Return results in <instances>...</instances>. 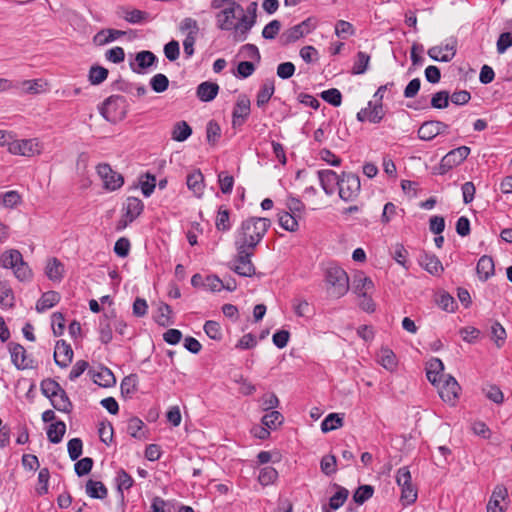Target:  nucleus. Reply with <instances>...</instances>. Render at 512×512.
I'll use <instances>...</instances> for the list:
<instances>
[{
  "label": "nucleus",
  "instance_id": "obj_17",
  "mask_svg": "<svg viewBox=\"0 0 512 512\" xmlns=\"http://www.w3.org/2000/svg\"><path fill=\"white\" fill-rule=\"evenodd\" d=\"M11 361L17 369L33 368V360L27 355L25 348L17 343L9 344Z\"/></svg>",
  "mask_w": 512,
  "mask_h": 512
},
{
  "label": "nucleus",
  "instance_id": "obj_54",
  "mask_svg": "<svg viewBox=\"0 0 512 512\" xmlns=\"http://www.w3.org/2000/svg\"><path fill=\"white\" fill-rule=\"evenodd\" d=\"M491 338L498 348L502 347L506 339V331L499 322H494L491 326Z\"/></svg>",
  "mask_w": 512,
  "mask_h": 512
},
{
  "label": "nucleus",
  "instance_id": "obj_31",
  "mask_svg": "<svg viewBox=\"0 0 512 512\" xmlns=\"http://www.w3.org/2000/svg\"><path fill=\"white\" fill-rule=\"evenodd\" d=\"M378 363L386 370L393 372L397 367V358L389 348H382L377 356Z\"/></svg>",
  "mask_w": 512,
  "mask_h": 512
},
{
  "label": "nucleus",
  "instance_id": "obj_11",
  "mask_svg": "<svg viewBox=\"0 0 512 512\" xmlns=\"http://www.w3.org/2000/svg\"><path fill=\"white\" fill-rule=\"evenodd\" d=\"M470 154V148L467 146H460L449 151L440 161L437 168V173L443 175L451 170L453 167L461 164Z\"/></svg>",
  "mask_w": 512,
  "mask_h": 512
},
{
  "label": "nucleus",
  "instance_id": "obj_33",
  "mask_svg": "<svg viewBox=\"0 0 512 512\" xmlns=\"http://www.w3.org/2000/svg\"><path fill=\"white\" fill-rule=\"evenodd\" d=\"M60 300V295L56 291H48L45 292L41 298L38 300L36 304V310L38 312H43L47 309L55 306Z\"/></svg>",
  "mask_w": 512,
  "mask_h": 512
},
{
  "label": "nucleus",
  "instance_id": "obj_35",
  "mask_svg": "<svg viewBox=\"0 0 512 512\" xmlns=\"http://www.w3.org/2000/svg\"><path fill=\"white\" fill-rule=\"evenodd\" d=\"M344 424L343 417L338 413H330L325 417L321 423V431L327 433L338 428H341Z\"/></svg>",
  "mask_w": 512,
  "mask_h": 512
},
{
  "label": "nucleus",
  "instance_id": "obj_1",
  "mask_svg": "<svg viewBox=\"0 0 512 512\" xmlns=\"http://www.w3.org/2000/svg\"><path fill=\"white\" fill-rule=\"evenodd\" d=\"M243 0H213L212 8L219 9L216 18V25L222 31L232 33L233 40L244 42L256 24L257 3L251 2L246 8H243Z\"/></svg>",
  "mask_w": 512,
  "mask_h": 512
},
{
  "label": "nucleus",
  "instance_id": "obj_8",
  "mask_svg": "<svg viewBox=\"0 0 512 512\" xmlns=\"http://www.w3.org/2000/svg\"><path fill=\"white\" fill-rule=\"evenodd\" d=\"M360 179L356 174L343 172L338 187L339 197L345 201H353L360 193Z\"/></svg>",
  "mask_w": 512,
  "mask_h": 512
},
{
  "label": "nucleus",
  "instance_id": "obj_56",
  "mask_svg": "<svg viewBox=\"0 0 512 512\" xmlns=\"http://www.w3.org/2000/svg\"><path fill=\"white\" fill-rule=\"evenodd\" d=\"M277 477H278L277 470L271 466H268V467H264L263 469H261L259 476H258V480L262 485L267 486V485L274 483V481L277 479Z\"/></svg>",
  "mask_w": 512,
  "mask_h": 512
},
{
  "label": "nucleus",
  "instance_id": "obj_42",
  "mask_svg": "<svg viewBox=\"0 0 512 512\" xmlns=\"http://www.w3.org/2000/svg\"><path fill=\"white\" fill-rule=\"evenodd\" d=\"M138 377L136 374H130L123 378L120 389L124 396H131L137 391Z\"/></svg>",
  "mask_w": 512,
  "mask_h": 512
},
{
  "label": "nucleus",
  "instance_id": "obj_40",
  "mask_svg": "<svg viewBox=\"0 0 512 512\" xmlns=\"http://www.w3.org/2000/svg\"><path fill=\"white\" fill-rule=\"evenodd\" d=\"M66 432V425L63 421H57L52 423L47 429V436L50 442L59 443L61 442Z\"/></svg>",
  "mask_w": 512,
  "mask_h": 512
},
{
  "label": "nucleus",
  "instance_id": "obj_48",
  "mask_svg": "<svg viewBox=\"0 0 512 512\" xmlns=\"http://www.w3.org/2000/svg\"><path fill=\"white\" fill-rule=\"evenodd\" d=\"M369 109V116H370V122L371 123H379L384 115H385V111L383 109V105H382V102L381 101H378L375 99V101H370L368 103V107Z\"/></svg>",
  "mask_w": 512,
  "mask_h": 512
},
{
  "label": "nucleus",
  "instance_id": "obj_41",
  "mask_svg": "<svg viewBox=\"0 0 512 512\" xmlns=\"http://www.w3.org/2000/svg\"><path fill=\"white\" fill-rule=\"evenodd\" d=\"M192 129L186 121L177 122L172 130V139L177 142H183L190 137Z\"/></svg>",
  "mask_w": 512,
  "mask_h": 512
},
{
  "label": "nucleus",
  "instance_id": "obj_45",
  "mask_svg": "<svg viewBox=\"0 0 512 512\" xmlns=\"http://www.w3.org/2000/svg\"><path fill=\"white\" fill-rule=\"evenodd\" d=\"M108 73L106 68L94 65L89 70L88 79L92 85H99L107 79Z\"/></svg>",
  "mask_w": 512,
  "mask_h": 512
},
{
  "label": "nucleus",
  "instance_id": "obj_30",
  "mask_svg": "<svg viewBox=\"0 0 512 512\" xmlns=\"http://www.w3.org/2000/svg\"><path fill=\"white\" fill-rule=\"evenodd\" d=\"M476 270L479 278L486 281L495 272L493 259L487 255L482 256L477 263Z\"/></svg>",
  "mask_w": 512,
  "mask_h": 512
},
{
  "label": "nucleus",
  "instance_id": "obj_9",
  "mask_svg": "<svg viewBox=\"0 0 512 512\" xmlns=\"http://www.w3.org/2000/svg\"><path fill=\"white\" fill-rule=\"evenodd\" d=\"M315 28V23L312 18H307L301 23L286 29L279 38L280 44L287 46L296 42L305 35L309 34Z\"/></svg>",
  "mask_w": 512,
  "mask_h": 512
},
{
  "label": "nucleus",
  "instance_id": "obj_34",
  "mask_svg": "<svg viewBox=\"0 0 512 512\" xmlns=\"http://www.w3.org/2000/svg\"><path fill=\"white\" fill-rule=\"evenodd\" d=\"M50 400H51L52 406L60 412L69 413L72 409V403L70 402L64 389H61Z\"/></svg>",
  "mask_w": 512,
  "mask_h": 512
},
{
  "label": "nucleus",
  "instance_id": "obj_6",
  "mask_svg": "<svg viewBox=\"0 0 512 512\" xmlns=\"http://www.w3.org/2000/svg\"><path fill=\"white\" fill-rule=\"evenodd\" d=\"M99 112L109 122L120 121L127 113L126 99L121 95H112L101 104Z\"/></svg>",
  "mask_w": 512,
  "mask_h": 512
},
{
  "label": "nucleus",
  "instance_id": "obj_5",
  "mask_svg": "<svg viewBox=\"0 0 512 512\" xmlns=\"http://www.w3.org/2000/svg\"><path fill=\"white\" fill-rule=\"evenodd\" d=\"M8 152L12 155L33 157L41 154L43 146L37 138L15 139L11 132V138L7 141Z\"/></svg>",
  "mask_w": 512,
  "mask_h": 512
},
{
  "label": "nucleus",
  "instance_id": "obj_57",
  "mask_svg": "<svg viewBox=\"0 0 512 512\" xmlns=\"http://www.w3.org/2000/svg\"><path fill=\"white\" fill-rule=\"evenodd\" d=\"M221 136V128L217 122L211 120L207 123L206 137L211 145H215Z\"/></svg>",
  "mask_w": 512,
  "mask_h": 512
},
{
  "label": "nucleus",
  "instance_id": "obj_14",
  "mask_svg": "<svg viewBox=\"0 0 512 512\" xmlns=\"http://www.w3.org/2000/svg\"><path fill=\"white\" fill-rule=\"evenodd\" d=\"M143 202L136 197H128L124 203V214L118 222V229H124L132 223L143 211Z\"/></svg>",
  "mask_w": 512,
  "mask_h": 512
},
{
  "label": "nucleus",
  "instance_id": "obj_37",
  "mask_svg": "<svg viewBox=\"0 0 512 512\" xmlns=\"http://www.w3.org/2000/svg\"><path fill=\"white\" fill-rule=\"evenodd\" d=\"M274 90V82L270 80L265 81L257 94V106L262 107L267 104L274 94Z\"/></svg>",
  "mask_w": 512,
  "mask_h": 512
},
{
  "label": "nucleus",
  "instance_id": "obj_28",
  "mask_svg": "<svg viewBox=\"0 0 512 512\" xmlns=\"http://www.w3.org/2000/svg\"><path fill=\"white\" fill-rule=\"evenodd\" d=\"M219 86L213 82H202L197 87V97L203 102L212 101L218 94Z\"/></svg>",
  "mask_w": 512,
  "mask_h": 512
},
{
  "label": "nucleus",
  "instance_id": "obj_62",
  "mask_svg": "<svg viewBox=\"0 0 512 512\" xmlns=\"http://www.w3.org/2000/svg\"><path fill=\"white\" fill-rule=\"evenodd\" d=\"M336 457L334 455H325L320 462L321 471L330 476L336 472Z\"/></svg>",
  "mask_w": 512,
  "mask_h": 512
},
{
  "label": "nucleus",
  "instance_id": "obj_51",
  "mask_svg": "<svg viewBox=\"0 0 512 512\" xmlns=\"http://www.w3.org/2000/svg\"><path fill=\"white\" fill-rule=\"evenodd\" d=\"M374 488L371 485H361L353 494V500L362 505L373 496Z\"/></svg>",
  "mask_w": 512,
  "mask_h": 512
},
{
  "label": "nucleus",
  "instance_id": "obj_15",
  "mask_svg": "<svg viewBox=\"0 0 512 512\" xmlns=\"http://www.w3.org/2000/svg\"><path fill=\"white\" fill-rule=\"evenodd\" d=\"M435 386L439 390L441 399L451 404L455 403L461 390L456 379L450 375L445 376L442 382H438Z\"/></svg>",
  "mask_w": 512,
  "mask_h": 512
},
{
  "label": "nucleus",
  "instance_id": "obj_22",
  "mask_svg": "<svg viewBox=\"0 0 512 512\" xmlns=\"http://www.w3.org/2000/svg\"><path fill=\"white\" fill-rule=\"evenodd\" d=\"M73 358V350L69 344H67L64 340H60L56 343L54 350V361L55 363L61 367H67Z\"/></svg>",
  "mask_w": 512,
  "mask_h": 512
},
{
  "label": "nucleus",
  "instance_id": "obj_59",
  "mask_svg": "<svg viewBox=\"0 0 512 512\" xmlns=\"http://www.w3.org/2000/svg\"><path fill=\"white\" fill-rule=\"evenodd\" d=\"M321 98L326 101L327 103L338 107L341 105L342 102V94L341 92L336 88H331L328 90H325L321 93Z\"/></svg>",
  "mask_w": 512,
  "mask_h": 512
},
{
  "label": "nucleus",
  "instance_id": "obj_3",
  "mask_svg": "<svg viewBox=\"0 0 512 512\" xmlns=\"http://www.w3.org/2000/svg\"><path fill=\"white\" fill-rule=\"evenodd\" d=\"M0 266L5 269H12L15 277L20 281H29L32 278V270L17 249L4 251L0 255Z\"/></svg>",
  "mask_w": 512,
  "mask_h": 512
},
{
  "label": "nucleus",
  "instance_id": "obj_10",
  "mask_svg": "<svg viewBox=\"0 0 512 512\" xmlns=\"http://www.w3.org/2000/svg\"><path fill=\"white\" fill-rule=\"evenodd\" d=\"M97 174L100 177L103 188L107 191L120 189L124 184L123 176L114 171L109 164L102 163L97 166Z\"/></svg>",
  "mask_w": 512,
  "mask_h": 512
},
{
  "label": "nucleus",
  "instance_id": "obj_25",
  "mask_svg": "<svg viewBox=\"0 0 512 512\" xmlns=\"http://www.w3.org/2000/svg\"><path fill=\"white\" fill-rule=\"evenodd\" d=\"M186 184L193 194L200 198L204 191V176L200 170H194L187 175Z\"/></svg>",
  "mask_w": 512,
  "mask_h": 512
},
{
  "label": "nucleus",
  "instance_id": "obj_63",
  "mask_svg": "<svg viewBox=\"0 0 512 512\" xmlns=\"http://www.w3.org/2000/svg\"><path fill=\"white\" fill-rule=\"evenodd\" d=\"M204 331L207 336L213 340H220L222 338L221 326L216 321H206L204 324Z\"/></svg>",
  "mask_w": 512,
  "mask_h": 512
},
{
  "label": "nucleus",
  "instance_id": "obj_50",
  "mask_svg": "<svg viewBox=\"0 0 512 512\" xmlns=\"http://www.w3.org/2000/svg\"><path fill=\"white\" fill-rule=\"evenodd\" d=\"M283 421V415L276 410L271 411L262 417V424L269 429H275L277 426L281 425Z\"/></svg>",
  "mask_w": 512,
  "mask_h": 512
},
{
  "label": "nucleus",
  "instance_id": "obj_58",
  "mask_svg": "<svg viewBox=\"0 0 512 512\" xmlns=\"http://www.w3.org/2000/svg\"><path fill=\"white\" fill-rule=\"evenodd\" d=\"M392 257L398 264L403 266L405 269L409 268V266L407 265L408 251L402 244L397 243L393 246Z\"/></svg>",
  "mask_w": 512,
  "mask_h": 512
},
{
  "label": "nucleus",
  "instance_id": "obj_21",
  "mask_svg": "<svg viewBox=\"0 0 512 512\" xmlns=\"http://www.w3.org/2000/svg\"><path fill=\"white\" fill-rule=\"evenodd\" d=\"M352 291L357 297L372 295L374 291V283L371 278L364 273L359 272L353 277Z\"/></svg>",
  "mask_w": 512,
  "mask_h": 512
},
{
  "label": "nucleus",
  "instance_id": "obj_32",
  "mask_svg": "<svg viewBox=\"0 0 512 512\" xmlns=\"http://www.w3.org/2000/svg\"><path fill=\"white\" fill-rule=\"evenodd\" d=\"M86 494L94 499H104L107 497L108 490L101 481L88 480L85 486Z\"/></svg>",
  "mask_w": 512,
  "mask_h": 512
},
{
  "label": "nucleus",
  "instance_id": "obj_24",
  "mask_svg": "<svg viewBox=\"0 0 512 512\" xmlns=\"http://www.w3.org/2000/svg\"><path fill=\"white\" fill-rule=\"evenodd\" d=\"M94 383L101 387H111L116 383V378L113 372L106 368L100 367L98 370L89 371Z\"/></svg>",
  "mask_w": 512,
  "mask_h": 512
},
{
  "label": "nucleus",
  "instance_id": "obj_46",
  "mask_svg": "<svg viewBox=\"0 0 512 512\" xmlns=\"http://www.w3.org/2000/svg\"><path fill=\"white\" fill-rule=\"evenodd\" d=\"M21 203V196L17 191L11 190L0 193V206L5 208H14Z\"/></svg>",
  "mask_w": 512,
  "mask_h": 512
},
{
  "label": "nucleus",
  "instance_id": "obj_38",
  "mask_svg": "<svg viewBox=\"0 0 512 512\" xmlns=\"http://www.w3.org/2000/svg\"><path fill=\"white\" fill-rule=\"evenodd\" d=\"M215 227L220 232H227L231 229L230 212L224 206H221L218 210Z\"/></svg>",
  "mask_w": 512,
  "mask_h": 512
},
{
  "label": "nucleus",
  "instance_id": "obj_7",
  "mask_svg": "<svg viewBox=\"0 0 512 512\" xmlns=\"http://www.w3.org/2000/svg\"><path fill=\"white\" fill-rule=\"evenodd\" d=\"M396 482L401 488V501L406 505L414 503L417 499V489L412 484L411 473L408 467L404 466L397 470Z\"/></svg>",
  "mask_w": 512,
  "mask_h": 512
},
{
  "label": "nucleus",
  "instance_id": "obj_43",
  "mask_svg": "<svg viewBox=\"0 0 512 512\" xmlns=\"http://www.w3.org/2000/svg\"><path fill=\"white\" fill-rule=\"evenodd\" d=\"M278 221L280 226L290 232L298 229V221L294 215L287 211L278 213Z\"/></svg>",
  "mask_w": 512,
  "mask_h": 512
},
{
  "label": "nucleus",
  "instance_id": "obj_19",
  "mask_svg": "<svg viewBox=\"0 0 512 512\" xmlns=\"http://www.w3.org/2000/svg\"><path fill=\"white\" fill-rule=\"evenodd\" d=\"M448 126L436 120L424 122L418 129V137L424 141H430L434 139L440 133H443Z\"/></svg>",
  "mask_w": 512,
  "mask_h": 512
},
{
  "label": "nucleus",
  "instance_id": "obj_61",
  "mask_svg": "<svg viewBox=\"0 0 512 512\" xmlns=\"http://www.w3.org/2000/svg\"><path fill=\"white\" fill-rule=\"evenodd\" d=\"M116 483L118 490L122 492L123 490H128L129 488H131L134 481L126 471L120 470L117 473ZM121 496L123 497V493H121Z\"/></svg>",
  "mask_w": 512,
  "mask_h": 512
},
{
  "label": "nucleus",
  "instance_id": "obj_29",
  "mask_svg": "<svg viewBox=\"0 0 512 512\" xmlns=\"http://www.w3.org/2000/svg\"><path fill=\"white\" fill-rule=\"evenodd\" d=\"M420 265L431 275L439 276L444 268L441 261L435 255L425 254L421 257Z\"/></svg>",
  "mask_w": 512,
  "mask_h": 512
},
{
  "label": "nucleus",
  "instance_id": "obj_44",
  "mask_svg": "<svg viewBox=\"0 0 512 512\" xmlns=\"http://www.w3.org/2000/svg\"><path fill=\"white\" fill-rule=\"evenodd\" d=\"M121 11L123 19H125L127 22L131 24L141 23L148 17V13L138 9L122 8Z\"/></svg>",
  "mask_w": 512,
  "mask_h": 512
},
{
  "label": "nucleus",
  "instance_id": "obj_52",
  "mask_svg": "<svg viewBox=\"0 0 512 512\" xmlns=\"http://www.w3.org/2000/svg\"><path fill=\"white\" fill-rule=\"evenodd\" d=\"M483 393L492 402L496 404H502L504 401V394L501 389L493 384L486 385L483 387Z\"/></svg>",
  "mask_w": 512,
  "mask_h": 512
},
{
  "label": "nucleus",
  "instance_id": "obj_20",
  "mask_svg": "<svg viewBox=\"0 0 512 512\" xmlns=\"http://www.w3.org/2000/svg\"><path fill=\"white\" fill-rule=\"evenodd\" d=\"M157 61L156 55L148 50H143L135 55V62L131 63V69L137 74H143Z\"/></svg>",
  "mask_w": 512,
  "mask_h": 512
},
{
  "label": "nucleus",
  "instance_id": "obj_16",
  "mask_svg": "<svg viewBox=\"0 0 512 512\" xmlns=\"http://www.w3.org/2000/svg\"><path fill=\"white\" fill-rule=\"evenodd\" d=\"M320 185L326 195L331 196L339 187L341 175L330 169L319 170L317 172Z\"/></svg>",
  "mask_w": 512,
  "mask_h": 512
},
{
  "label": "nucleus",
  "instance_id": "obj_27",
  "mask_svg": "<svg viewBox=\"0 0 512 512\" xmlns=\"http://www.w3.org/2000/svg\"><path fill=\"white\" fill-rule=\"evenodd\" d=\"M45 274L51 281L60 282L64 275V265L55 257L47 260Z\"/></svg>",
  "mask_w": 512,
  "mask_h": 512
},
{
  "label": "nucleus",
  "instance_id": "obj_55",
  "mask_svg": "<svg viewBox=\"0 0 512 512\" xmlns=\"http://www.w3.org/2000/svg\"><path fill=\"white\" fill-rule=\"evenodd\" d=\"M41 391L42 393L51 399L55 396L61 389H63L58 382L52 379H45L41 382Z\"/></svg>",
  "mask_w": 512,
  "mask_h": 512
},
{
  "label": "nucleus",
  "instance_id": "obj_23",
  "mask_svg": "<svg viewBox=\"0 0 512 512\" xmlns=\"http://www.w3.org/2000/svg\"><path fill=\"white\" fill-rule=\"evenodd\" d=\"M426 375L427 379L436 385L438 382H442L445 378L444 364L439 358H432L426 364Z\"/></svg>",
  "mask_w": 512,
  "mask_h": 512
},
{
  "label": "nucleus",
  "instance_id": "obj_49",
  "mask_svg": "<svg viewBox=\"0 0 512 512\" xmlns=\"http://www.w3.org/2000/svg\"><path fill=\"white\" fill-rule=\"evenodd\" d=\"M292 308L298 317H308L312 314V306L304 299L295 298L292 301Z\"/></svg>",
  "mask_w": 512,
  "mask_h": 512
},
{
  "label": "nucleus",
  "instance_id": "obj_64",
  "mask_svg": "<svg viewBox=\"0 0 512 512\" xmlns=\"http://www.w3.org/2000/svg\"><path fill=\"white\" fill-rule=\"evenodd\" d=\"M281 29L279 20L270 21L262 30V37L267 40H273Z\"/></svg>",
  "mask_w": 512,
  "mask_h": 512
},
{
  "label": "nucleus",
  "instance_id": "obj_60",
  "mask_svg": "<svg viewBox=\"0 0 512 512\" xmlns=\"http://www.w3.org/2000/svg\"><path fill=\"white\" fill-rule=\"evenodd\" d=\"M99 339L103 344H108L112 340V326L107 317L100 321Z\"/></svg>",
  "mask_w": 512,
  "mask_h": 512
},
{
  "label": "nucleus",
  "instance_id": "obj_18",
  "mask_svg": "<svg viewBox=\"0 0 512 512\" xmlns=\"http://www.w3.org/2000/svg\"><path fill=\"white\" fill-rule=\"evenodd\" d=\"M250 100L247 96L238 97L232 113V126L238 127L244 124L250 114Z\"/></svg>",
  "mask_w": 512,
  "mask_h": 512
},
{
  "label": "nucleus",
  "instance_id": "obj_4",
  "mask_svg": "<svg viewBox=\"0 0 512 512\" xmlns=\"http://www.w3.org/2000/svg\"><path fill=\"white\" fill-rule=\"evenodd\" d=\"M325 280L328 285V293L333 298H341L349 290L348 275L341 267L329 266L326 270Z\"/></svg>",
  "mask_w": 512,
  "mask_h": 512
},
{
  "label": "nucleus",
  "instance_id": "obj_13",
  "mask_svg": "<svg viewBox=\"0 0 512 512\" xmlns=\"http://www.w3.org/2000/svg\"><path fill=\"white\" fill-rule=\"evenodd\" d=\"M457 51V40L455 38L446 39L440 45L428 49V56L434 61L450 62Z\"/></svg>",
  "mask_w": 512,
  "mask_h": 512
},
{
  "label": "nucleus",
  "instance_id": "obj_47",
  "mask_svg": "<svg viewBox=\"0 0 512 512\" xmlns=\"http://www.w3.org/2000/svg\"><path fill=\"white\" fill-rule=\"evenodd\" d=\"M370 56L365 52H358L354 62L352 73L355 75L364 74L369 66Z\"/></svg>",
  "mask_w": 512,
  "mask_h": 512
},
{
  "label": "nucleus",
  "instance_id": "obj_12",
  "mask_svg": "<svg viewBox=\"0 0 512 512\" xmlns=\"http://www.w3.org/2000/svg\"><path fill=\"white\" fill-rule=\"evenodd\" d=\"M237 256L231 269L238 275L251 277L255 274V267L251 261L254 250L236 247Z\"/></svg>",
  "mask_w": 512,
  "mask_h": 512
},
{
  "label": "nucleus",
  "instance_id": "obj_39",
  "mask_svg": "<svg viewBox=\"0 0 512 512\" xmlns=\"http://www.w3.org/2000/svg\"><path fill=\"white\" fill-rule=\"evenodd\" d=\"M21 86L24 93L39 94L46 90L47 82L42 79L24 80Z\"/></svg>",
  "mask_w": 512,
  "mask_h": 512
},
{
  "label": "nucleus",
  "instance_id": "obj_26",
  "mask_svg": "<svg viewBox=\"0 0 512 512\" xmlns=\"http://www.w3.org/2000/svg\"><path fill=\"white\" fill-rule=\"evenodd\" d=\"M125 31L116 29H102L93 37V43L98 46L106 45L125 35Z\"/></svg>",
  "mask_w": 512,
  "mask_h": 512
},
{
  "label": "nucleus",
  "instance_id": "obj_2",
  "mask_svg": "<svg viewBox=\"0 0 512 512\" xmlns=\"http://www.w3.org/2000/svg\"><path fill=\"white\" fill-rule=\"evenodd\" d=\"M270 225V220L262 217H250L242 221L235 232V247L254 250Z\"/></svg>",
  "mask_w": 512,
  "mask_h": 512
},
{
  "label": "nucleus",
  "instance_id": "obj_53",
  "mask_svg": "<svg viewBox=\"0 0 512 512\" xmlns=\"http://www.w3.org/2000/svg\"><path fill=\"white\" fill-rule=\"evenodd\" d=\"M150 85L153 91L156 93H162L167 90L169 80L166 75L158 73L150 79Z\"/></svg>",
  "mask_w": 512,
  "mask_h": 512
},
{
  "label": "nucleus",
  "instance_id": "obj_36",
  "mask_svg": "<svg viewBox=\"0 0 512 512\" xmlns=\"http://www.w3.org/2000/svg\"><path fill=\"white\" fill-rule=\"evenodd\" d=\"M349 492L345 488H340L330 499L329 507L324 506L322 512H331V510H337L347 500Z\"/></svg>",
  "mask_w": 512,
  "mask_h": 512
}]
</instances>
